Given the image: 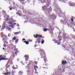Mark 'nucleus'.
<instances>
[{
    "label": "nucleus",
    "mask_w": 75,
    "mask_h": 75,
    "mask_svg": "<svg viewBox=\"0 0 75 75\" xmlns=\"http://www.w3.org/2000/svg\"><path fill=\"white\" fill-rule=\"evenodd\" d=\"M50 4H51V1L50 0H49L47 4H46L44 7L43 6L42 8H43L44 10H45V13L46 15H48V16L49 15V17L51 18H53V19H56V16L54 15V14H53L50 15V14L47 13H46V12H48L49 13V12L52 11V9L51 8V6H50V8H47V7H48L50 6Z\"/></svg>",
    "instance_id": "nucleus-1"
},
{
    "label": "nucleus",
    "mask_w": 75,
    "mask_h": 75,
    "mask_svg": "<svg viewBox=\"0 0 75 75\" xmlns=\"http://www.w3.org/2000/svg\"><path fill=\"white\" fill-rule=\"evenodd\" d=\"M6 20L7 21H8V23H8V24H12V25H11V27L12 28H14L15 26L14 25H16V23H14V21H11V20H13V18H12L10 19V18H6Z\"/></svg>",
    "instance_id": "nucleus-2"
},
{
    "label": "nucleus",
    "mask_w": 75,
    "mask_h": 75,
    "mask_svg": "<svg viewBox=\"0 0 75 75\" xmlns=\"http://www.w3.org/2000/svg\"><path fill=\"white\" fill-rule=\"evenodd\" d=\"M40 56H42V54H44L45 55V56L44 57V61L46 62L47 61V57L46 56H45V53L44 52V51L43 50H40Z\"/></svg>",
    "instance_id": "nucleus-3"
},
{
    "label": "nucleus",
    "mask_w": 75,
    "mask_h": 75,
    "mask_svg": "<svg viewBox=\"0 0 75 75\" xmlns=\"http://www.w3.org/2000/svg\"><path fill=\"white\" fill-rule=\"evenodd\" d=\"M54 5H55V7L56 8L55 11L56 13H59V12L61 11L60 8H59V7L58 6H57V4H56L54 3Z\"/></svg>",
    "instance_id": "nucleus-4"
},
{
    "label": "nucleus",
    "mask_w": 75,
    "mask_h": 75,
    "mask_svg": "<svg viewBox=\"0 0 75 75\" xmlns=\"http://www.w3.org/2000/svg\"><path fill=\"white\" fill-rule=\"evenodd\" d=\"M6 23H7L5 22L2 25L3 29H5V28H6L7 27V25Z\"/></svg>",
    "instance_id": "nucleus-5"
},
{
    "label": "nucleus",
    "mask_w": 75,
    "mask_h": 75,
    "mask_svg": "<svg viewBox=\"0 0 75 75\" xmlns=\"http://www.w3.org/2000/svg\"><path fill=\"white\" fill-rule=\"evenodd\" d=\"M24 57H26L25 59V61H28V59L29 58V56L27 55H25Z\"/></svg>",
    "instance_id": "nucleus-6"
},
{
    "label": "nucleus",
    "mask_w": 75,
    "mask_h": 75,
    "mask_svg": "<svg viewBox=\"0 0 75 75\" xmlns=\"http://www.w3.org/2000/svg\"><path fill=\"white\" fill-rule=\"evenodd\" d=\"M69 4L70 5V6H75V4L74 3H71V2H69Z\"/></svg>",
    "instance_id": "nucleus-7"
},
{
    "label": "nucleus",
    "mask_w": 75,
    "mask_h": 75,
    "mask_svg": "<svg viewBox=\"0 0 75 75\" xmlns=\"http://www.w3.org/2000/svg\"><path fill=\"white\" fill-rule=\"evenodd\" d=\"M39 41H41V38H38L37 39V40L35 42V44H37V42H38Z\"/></svg>",
    "instance_id": "nucleus-8"
},
{
    "label": "nucleus",
    "mask_w": 75,
    "mask_h": 75,
    "mask_svg": "<svg viewBox=\"0 0 75 75\" xmlns=\"http://www.w3.org/2000/svg\"><path fill=\"white\" fill-rule=\"evenodd\" d=\"M67 35V34L66 33H64L63 34V37L64 38H65L66 37V36Z\"/></svg>",
    "instance_id": "nucleus-9"
},
{
    "label": "nucleus",
    "mask_w": 75,
    "mask_h": 75,
    "mask_svg": "<svg viewBox=\"0 0 75 75\" xmlns=\"http://www.w3.org/2000/svg\"><path fill=\"white\" fill-rule=\"evenodd\" d=\"M3 57V56L2 55H0V58H1V57ZM6 60V59H4V58H1V59H0V62L1 61V60Z\"/></svg>",
    "instance_id": "nucleus-10"
},
{
    "label": "nucleus",
    "mask_w": 75,
    "mask_h": 75,
    "mask_svg": "<svg viewBox=\"0 0 75 75\" xmlns=\"http://www.w3.org/2000/svg\"><path fill=\"white\" fill-rule=\"evenodd\" d=\"M37 37H38V38H40V35H38L37 34H36V36L35 37V38H37Z\"/></svg>",
    "instance_id": "nucleus-11"
},
{
    "label": "nucleus",
    "mask_w": 75,
    "mask_h": 75,
    "mask_svg": "<svg viewBox=\"0 0 75 75\" xmlns=\"http://www.w3.org/2000/svg\"><path fill=\"white\" fill-rule=\"evenodd\" d=\"M20 52L19 51H18V50H17V51L15 53V55H16V56H17V54L18 53V52Z\"/></svg>",
    "instance_id": "nucleus-12"
},
{
    "label": "nucleus",
    "mask_w": 75,
    "mask_h": 75,
    "mask_svg": "<svg viewBox=\"0 0 75 75\" xmlns=\"http://www.w3.org/2000/svg\"><path fill=\"white\" fill-rule=\"evenodd\" d=\"M67 64V62H64V61H62V64L63 65H64V64Z\"/></svg>",
    "instance_id": "nucleus-13"
},
{
    "label": "nucleus",
    "mask_w": 75,
    "mask_h": 75,
    "mask_svg": "<svg viewBox=\"0 0 75 75\" xmlns=\"http://www.w3.org/2000/svg\"><path fill=\"white\" fill-rule=\"evenodd\" d=\"M4 74L5 75H8L9 74H10V72H7L5 73H4Z\"/></svg>",
    "instance_id": "nucleus-14"
},
{
    "label": "nucleus",
    "mask_w": 75,
    "mask_h": 75,
    "mask_svg": "<svg viewBox=\"0 0 75 75\" xmlns=\"http://www.w3.org/2000/svg\"><path fill=\"white\" fill-rule=\"evenodd\" d=\"M58 37L59 38V41H61V40H62V37H61L60 36H58Z\"/></svg>",
    "instance_id": "nucleus-15"
},
{
    "label": "nucleus",
    "mask_w": 75,
    "mask_h": 75,
    "mask_svg": "<svg viewBox=\"0 0 75 75\" xmlns=\"http://www.w3.org/2000/svg\"><path fill=\"white\" fill-rule=\"evenodd\" d=\"M11 30V29L10 28H7L6 29V31H7L8 30V31H10Z\"/></svg>",
    "instance_id": "nucleus-16"
},
{
    "label": "nucleus",
    "mask_w": 75,
    "mask_h": 75,
    "mask_svg": "<svg viewBox=\"0 0 75 75\" xmlns=\"http://www.w3.org/2000/svg\"><path fill=\"white\" fill-rule=\"evenodd\" d=\"M23 74V73L21 71H20L19 72H18V74Z\"/></svg>",
    "instance_id": "nucleus-17"
},
{
    "label": "nucleus",
    "mask_w": 75,
    "mask_h": 75,
    "mask_svg": "<svg viewBox=\"0 0 75 75\" xmlns=\"http://www.w3.org/2000/svg\"><path fill=\"white\" fill-rule=\"evenodd\" d=\"M19 40V39H17L16 41H15V43H17V42H18V40Z\"/></svg>",
    "instance_id": "nucleus-18"
},
{
    "label": "nucleus",
    "mask_w": 75,
    "mask_h": 75,
    "mask_svg": "<svg viewBox=\"0 0 75 75\" xmlns=\"http://www.w3.org/2000/svg\"><path fill=\"white\" fill-rule=\"evenodd\" d=\"M4 37H5V38H6V41L7 40H8V38H7V36L6 35H4Z\"/></svg>",
    "instance_id": "nucleus-19"
},
{
    "label": "nucleus",
    "mask_w": 75,
    "mask_h": 75,
    "mask_svg": "<svg viewBox=\"0 0 75 75\" xmlns=\"http://www.w3.org/2000/svg\"><path fill=\"white\" fill-rule=\"evenodd\" d=\"M16 14H18V15H19V16H21V14L20 13L17 12L16 13Z\"/></svg>",
    "instance_id": "nucleus-20"
},
{
    "label": "nucleus",
    "mask_w": 75,
    "mask_h": 75,
    "mask_svg": "<svg viewBox=\"0 0 75 75\" xmlns=\"http://www.w3.org/2000/svg\"><path fill=\"white\" fill-rule=\"evenodd\" d=\"M60 23H61L62 24H64V21L62 20L60 21Z\"/></svg>",
    "instance_id": "nucleus-21"
},
{
    "label": "nucleus",
    "mask_w": 75,
    "mask_h": 75,
    "mask_svg": "<svg viewBox=\"0 0 75 75\" xmlns=\"http://www.w3.org/2000/svg\"><path fill=\"white\" fill-rule=\"evenodd\" d=\"M14 34L15 35H17V34H19V32H15L14 33Z\"/></svg>",
    "instance_id": "nucleus-22"
},
{
    "label": "nucleus",
    "mask_w": 75,
    "mask_h": 75,
    "mask_svg": "<svg viewBox=\"0 0 75 75\" xmlns=\"http://www.w3.org/2000/svg\"><path fill=\"white\" fill-rule=\"evenodd\" d=\"M60 1H61V2H64V1H66V0H59Z\"/></svg>",
    "instance_id": "nucleus-23"
},
{
    "label": "nucleus",
    "mask_w": 75,
    "mask_h": 75,
    "mask_svg": "<svg viewBox=\"0 0 75 75\" xmlns=\"http://www.w3.org/2000/svg\"><path fill=\"white\" fill-rule=\"evenodd\" d=\"M10 65H8L6 67V68L7 69V68H9V67H10Z\"/></svg>",
    "instance_id": "nucleus-24"
},
{
    "label": "nucleus",
    "mask_w": 75,
    "mask_h": 75,
    "mask_svg": "<svg viewBox=\"0 0 75 75\" xmlns=\"http://www.w3.org/2000/svg\"><path fill=\"white\" fill-rule=\"evenodd\" d=\"M29 73H30V71H26V73L28 74H28H29Z\"/></svg>",
    "instance_id": "nucleus-25"
},
{
    "label": "nucleus",
    "mask_w": 75,
    "mask_h": 75,
    "mask_svg": "<svg viewBox=\"0 0 75 75\" xmlns=\"http://www.w3.org/2000/svg\"><path fill=\"white\" fill-rule=\"evenodd\" d=\"M34 63L35 64H36V65H37V64H38V63L36 61H35L34 62Z\"/></svg>",
    "instance_id": "nucleus-26"
},
{
    "label": "nucleus",
    "mask_w": 75,
    "mask_h": 75,
    "mask_svg": "<svg viewBox=\"0 0 75 75\" xmlns=\"http://www.w3.org/2000/svg\"><path fill=\"white\" fill-rule=\"evenodd\" d=\"M72 38L73 39H75V36L74 35H72Z\"/></svg>",
    "instance_id": "nucleus-27"
},
{
    "label": "nucleus",
    "mask_w": 75,
    "mask_h": 75,
    "mask_svg": "<svg viewBox=\"0 0 75 75\" xmlns=\"http://www.w3.org/2000/svg\"><path fill=\"white\" fill-rule=\"evenodd\" d=\"M44 31H45V32H46V31H47V29L46 28H45L44 29Z\"/></svg>",
    "instance_id": "nucleus-28"
},
{
    "label": "nucleus",
    "mask_w": 75,
    "mask_h": 75,
    "mask_svg": "<svg viewBox=\"0 0 75 75\" xmlns=\"http://www.w3.org/2000/svg\"><path fill=\"white\" fill-rule=\"evenodd\" d=\"M25 44H26V45H28V44H29V42H28V41H26Z\"/></svg>",
    "instance_id": "nucleus-29"
},
{
    "label": "nucleus",
    "mask_w": 75,
    "mask_h": 75,
    "mask_svg": "<svg viewBox=\"0 0 75 75\" xmlns=\"http://www.w3.org/2000/svg\"><path fill=\"white\" fill-rule=\"evenodd\" d=\"M58 40H55L54 42V43H57L58 42Z\"/></svg>",
    "instance_id": "nucleus-30"
},
{
    "label": "nucleus",
    "mask_w": 75,
    "mask_h": 75,
    "mask_svg": "<svg viewBox=\"0 0 75 75\" xmlns=\"http://www.w3.org/2000/svg\"><path fill=\"white\" fill-rule=\"evenodd\" d=\"M32 41L33 40H28V41H29V42H32Z\"/></svg>",
    "instance_id": "nucleus-31"
},
{
    "label": "nucleus",
    "mask_w": 75,
    "mask_h": 75,
    "mask_svg": "<svg viewBox=\"0 0 75 75\" xmlns=\"http://www.w3.org/2000/svg\"><path fill=\"white\" fill-rule=\"evenodd\" d=\"M43 40L42 41V42H41V43L42 44H44V40Z\"/></svg>",
    "instance_id": "nucleus-32"
},
{
    "label": "nucleus",
    "mask_w": 75,
    "mask_h": 75,
    "mask_svg": "<svg viewBox=\"0 0 75 75\" xmlns=\"http://www.w3.org/2000/svg\"><path fill=\"white\" fill-rule=\"evenodd\" d=\"M34 67H35L36 68H37V69H38V66H34Z\"/></svg>",
    "instance_id": "nucleus-33"
},
{
    "label": "nucleus",
    "mask_w": 75,
    "mask_h": 75,
    "mask_svg": "<svg viewBox=\"0 0 75 75\" xmlns=\"http://www.w3.org/2000/svg\"><path fill=\"white\" fill-rule=\"evenodd\" d=\"M13 40H16V38L15 37H14V38H13Z\"/></svg>",
    "instance_id": "nucleus-34"
},
{
    "label": "nucleus",
    "mask_w": 75,
    "mask_h": 75,
    "mask_svg": "<svg viewBox=\"0 0 75 75\" xmlns=\"http://www.w3.org/2000/svg\"><path fill=\"white\" fill-rule=\"evenodd\" d=\"M19 1L20 2H21V1H24V0H19Z\"/></svg>",
    "instance_id": "nucleus-35"
},
{
    "label": "nucleus",
    "mask_w": 75,
    "mask_h": 75,
    "mask_svg": "<svg viewBox=\"0 0 75 75\" xmlns=\"http://www.w3.org/2000/svg\"><path fill=\"white\" fill-rule=\"evenodd\" d=\"M34 69L35 70V71H37V69H36V67H34Z\"/></svg>",
    "instance_id": "nucleus-36"
},
{
    "label": "nucleus",
    "mask_w": 75,
    "mask_h": 75,
    "mask_svg": "<svg viewBox=\"0 0 75 75\" xmlns=\"http://www.w3.org/2000/svg\"><path fill=\"white\" fill-rule=\"evenodd\" d=\"M6 72H8V70L6 68Z\"/></svg>",
    "instance_id": "nucleus-37"
},
{
    "label": "nucleus",
    "mask_w": 75,
    "mask_h": 75,
    "mask_svg": "<svg viewBox=\"0 0 75 75\" xmlns=\"http://www.w3.org/2000/svg\"><path fill=\"white\" fill-rule=\"evenodd\" d=\"M4 13H6V11H4V10H3L2 11V13H4Z\"/></svg>",
    "instance_id": "nucleus-38"
},
{
    "label": "nucleus",
    "mask_w": 75,
    "mask_h": 75,
    "mask_svg": "<svg viewBox=\"0 0 75 75\" xmlns=\"http://www.w3.org/2000/svg\"><path fill=\"white\" fill-rule=\"evenodd\" d=\"M13 58H14V57H15V55H14V54H13Z\"/></svg>",
    "instance_id": "nucleus-39"
},
{
    "label": "nucleus",
    "mask_w": 75,
    "mask_h": 75,
    "mask_svg": "<svg viewBox=\"0 0 75 75\" xmlns=\"http://www.w3.org/2000/svg\"><path fill=\"white\" fill-rule=\"evenodd\" d=\"M71 21H74V19H73L71 18Z\"/></svg>",
    "instance_id": "nucleus-40"
},
{
    "label": "nucleus",
    "mask_w": 75,
    "mask_h": 75,
    "mask_svg": "<svg viewBox=\"0 0 75 75\" xmlns=\"http://www.w3.org/2000/svg\"><path fill=\"white\" fill-rule=\"evenodd\" d=\"M18 50V49H14V50H15V51H17V50Z\"/></svg>",
    "instance_id": "nucleus-41"
},
{
    "label": "nucleus",
    "mask_w": 75,
    "mask_h": 75,
    "mask_svg": "<svg viewBox=\"0 0 75 75\" xmlns=\"http://www.w3.org/2000/svg\"><path fill=\"white\" fill-rule=\"evenodd\" d=\"M57 45H60V43H59V42L57 43Z\"/></svg>",
    "instance_id": "nucleus-42"
},
{
    "label": "nucleus",
    "mask_w": 75,
    "mask_h": 75,
    "mask_svg": "<svg viewBox=\"0 0 75 75\" xmlns=\"http://www.w3.org/2000/svg\"><path fill=\"white\" fill-rule=\"evenodd\" d=\"M5 40H6V38L5 39L3 38V39L2 40L4 41Z\"/></svg>",
    "instance_id": "nucleus-43"
},
{
    "label": "nucleus",
    "mask_w": 75,
    "mask_h": 75,
    "mask_svg": "<svg viewBox=\"0 0 75 75\" xmlns=\"http://www.w3.org/2000/svg\"><path fill=\"white\" fill-rule=\"evenodd\" d=\"M10 34H8V37H10Z\"/></svg>",
    "instance_id": "nucleus-44"
},
{
    "label": "nucleus",
    "mask_w": 75,
    "mask_h": 75,
    "mask_svg": "<svg viewBox=\"0 0 75 75\" xmlns=\"http://www.w3.org/2000/svg\"><path fill=\"white\" fill-rule=\"evenodd\" d=\"M12 68H13V69H15V68L14 67H13Z\"/></svg>",
    "instance_id": "nucleus-45"
},
{
    "label": "nucleus",
    "mask_w": 75,
    "mask_h": 75,
    "mask_svg": "<svg viewBox=\"0 0 75 75\" xmlns=\"http://www.w3.org/2000/svg\"><path fill=\"white\" fill-rule=\"evenodd\" d=\"M23 40H25V38H23V39H22V41H23Z\"/></svg>",
    "instance_id": "nucleus-46"
},
{
    "label": "nucleus",
    "mask_w": 75,
    "mask_h": 75,
    "mask_svg": "<svg viewBox=\"0 0 75 75\" xmlns=\"http://www.w3.org/2000/svg\"><path fill=\"white\" fill-rule=\"evenodd\" d=\"M17 61H19V59H17Z\"/></svg>",
    "instance_id": "nucleus-47"
},
{
    "label": "nucleus",
    "mask_w": 75,
    "mask_h": 75,
    "mask_svg": "<svg viewBox=\"0 0 75 75\" xmlns=\"http://www.w3.org/2000/svg\"><path fill=\"white\" fill-rule=\"evenodd\" d=\"M12 10V9L11 8H10L9 10Z\"/></svg>",
    "instance_id": "nucleus-48"
},
{
    "label": "nucleus",
    "mask_w": 75,
    "mask_h": 75,
    "mask_svg": "<svg viewBox=\"0 0 75 75\" xmlns=\"http://www.w3.org/2000/svg\"><path fill=\"white\" fill-rule=\"evenodd\" d=\"M35 35H34V36H33V37H36V36H35Z\"/></svg>",
    "instance_id": "nucleus-49"
},
{
    "label": "nucleus",
    "mask_w": 75,
    "mask_h": 75,
    "mask_svg": "<svg viewBox=\"0 0 75 75\" xmlns=\"http://www.w3.org/2000/svg\"><path fill=\"white\" fill-rule=\"evenodd\" d=\"M59 14H60L61 16H62V13H60Z\"/></svg>",
    "instance_id": "nucleus-50"
},
{
    "label": "nucleus",
    "mask_w": 75,
    "mask_h": 75,
    "mask_svg": "<svg viewBox=\"0 0 75 75\" xmlns=\"http://www.w3.org/2000/svg\"><path fill=\"white\" fill-rule=\"evenodd\" d=\"M38 43H40V41H39L38 42Z\"/></svg>",
    "instance_id": "nucleus-51"
},
{
    "label": "nucleus",
    "mask_w": 75,
    "mask_h": 75,
    "mask_svg": "<svg viewBox=\"0 0 75 75\" xmlns=\"http://www.w3.org/2000/svg\"><path fill=\"white\" fill-rule=\"evenodd\" d=\"M6 43V44H8V42H5Z\"/></svg>",
    "instance_id": "nucleus-52"
},
{
    "label": "nucleus",
    "mask_w": 75,
    "mask_h": 75,
    "mask_svg": "<svg viewBox=\"0 0 75 75\" xmlns=\"http://www.w3.org/2000/svg\"><path fill=\"white\" fill-rule=\"evenodd\" d=\"M66 38H67V39H69V37H66Z\"/></svg>",
    "instance_id": "nucleus-53"
},
{
    "label": "nucleus",
    "mask_w": 75,
    "mask_h": 75,
    "mask_svg": "<svg viewBox=\"0 0 75 75\" xmlns=\"http://www.w3.org/2000/svg\"><path fill=\"white\" fill-rule=\"evenodd\" d=\"M23 4H24V5H25V3L24 2H22Z\"/></svg>",
    "instance_id": "nucleus-54"
},
{
    "label": "nucleus",
    "mask_w": 75,
    "mask_h": 75,
    "mask_svg": "<svg viewBox=\"0 0 75 75\" xmlns=\"http://www.w3.org/2000/svg\"><path fill=\"white\" fill-rule=\"evenodd\" d=\"M26 41H24V42H25V43H26Z\"/></svg>",
    "instance_id": "nucleus-55"
},
{
    "label": "nucleus",
    "mask_w": 75,
    "mask_h": 75,
    "mask_svg": "<svg viewBox=\"0 0 75 75\" xmlns=\"http://www.w3.org/2000/svg\"><path fill=\"white\" fill-rule=\"evenodd\" d=\"M17 26H18V27H20V25H17Z\"/></svg>",
    "instance_id": "nucleus-56"
},
{
    "label": "nucleus",
    "mask_w": 75,
    "mask_h": 75,
    "mask_svg": "<svg viewBox=\"0 0 75 75\" xmlns=\"http://www.w3.org/2000/svg\"><path fill=\"white\" fill-rule=\"evenodd\" d=\"M24 23H27V21H25L24 22Z\"/></svg>",
    "instance_id": "nucleus-57"
},
{
    "label": "nucleus",
    "mask_w": 75,
    "mask_h": 75,
    "mask_svg": "<svg viewBox=\"0 0 75 75\" xmlns=\"http://www.w3.org/2000/svg\"><path fill=\"white\" fill-rule=\"evenodd\" d=\"M42 37V35H41L40 36V38H41Z\"/></svg>",
    "instance_id": "nucleus-58"
},
{
    "label": "nucleus",
    "mask_w": 75,
    "mask_h": 75,
    "mask_svg": "<svg viewBox=\"0 0 75 75\" xmlns=\"http://www.w3.org/2000/svg\"><path fill=\"white\" fill-rule=\"evenodd\" d=\"M34 47H37V45H35L34 46Z\"/></svg>",
    "instance_id": "nucleus-59"
},
{
    "label": "nucleus",
    "mask_w": 75,
    "mask_h": 75,
    "mask_svg": "<svg viewBox=\"0 0 75 75\" xmlns=\"http://www.w3.org/2000/svg\"><path fill=\"white\" fill-rule=\"evenodd\" d=\"M61 34V33L60 32L59 33V35Z\"/></svg>",
    "instance_id": "nucleus-60"
},
{
    "label": "nucleus",
    "mask_w": 75,
    "mask_h": 75,
    "mask_svg": "<svg viewBox=\"0 0 75 75\" xmlns=\"http://www.w3.org/2000/svg\"><path fill=\"white\" fill-rule=\"evenodd\" d=\"M35 73H37V71H36L35 72Z\"/></svg>",
    "instance_id": "nucleus-61"
},
{
    "label": "nucleus",
    "mask_w": 75,
    "mask_h": 75,
    "mask_svg": "<svg viewBox=\"0 0 75 75\" xmlns=\"http://www.w3.org/2000/svg\"><path fill=\"white\" fill-rule=\"evenodd\" d=\"M4 47H6V45H5Z\"/></svg>",
    "instance_id": "nucleus-62"
},
{
    "label": "nucleus",
    "mask_w": 75,
    "mask_h": 75,
    "mask_svg": "<svg viewBox=\"0 0 75 75\" xmlns=\"http://www.w3.org/2000/svg\"><path fill=\"white\" fill-rule=\"evenodd\" d=\"M34 3H35L34 1H33V4H34Z\"/></svg>",
    "instance_id": "nucleus-63"
},
{
    "label": "nucleus",
    "mask_w": 75,
    "mask_h": 75,
    "mask_svg": "<svg viewBox=\"0 0 75 75\" xmlns=\"http://www.w3.org/2000/svg\"><path fill=\"white\" fill-rule=\"evenodd\" d=\"M3 50H4V48H3Z\"/></svg>",
    "instance_id": "nucleus-64"
}]
</instances>
